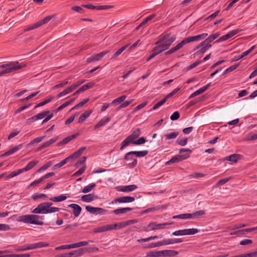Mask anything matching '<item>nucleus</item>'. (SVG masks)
<instances>
[{"instance_id":"obj_13","label":"nucleus","mask_w":257,"mask_h":257,"mask_svg":"<svg viewBox=\"0 0 257 257\" xmlns=\"http://www.w3.org/2000/svg\"><path fill=\"white\" fill-rule=\"evenodd\" d=\"M207 36V33H202L198 35L188 37L187 38L189 43L191 42L198 41L200 40L204 39Z\"/></svg>"},{"instance_id":"obj_31","label":"nucleus","mask_w":257,"mask_h":257,"mask_svg":"<svg viewBox=\"0 0 257 257\" xmlns=\"http://www.w3.org/2000/svg\"><path fill=\"white\" fill-rule=\"evenodd\" d=\"M90 242H93L92 240H88V241H82L80 242H78L77 243H74L72 244V246L73 248H78L81 246H83L87 245Z\"/></svg>"},{"instance_id":"obj_59","label":"nucleus","mask_w":257,"mask_h":257,"mask_svg":"<svg viewBox=\"0 0 257 257\" xmlns=\"http://www.w3.org/2000/svg\"><path fill=\"white\" fill-rule=\"evenodd\" d=\"M35 244L36 248L46 247L49 245V244L46 242H38L35 243Z\"/></svg>"},{"instance_id":"obj_53","label":"nucleus","mask_w":257,"mask_h":257,"mask_svg":"<svg viewBox=\"0 0 257 257\" xmlns=\"http://www.w3.org/2000/svg\"><path fill=\"white\" fill-rule=\"evenodd\" d=\"M52 18V16H49L44 18L43 19L38 21V22L39 23V26H41L47 23Z\"/></svg>"},{"instance_id":"obj_36","label":"nucleus","mask_w":257,"mask_h":257,"mask_svg":"<svg viewBox=\"0 0 257 257\" xmlns=\"http://www.w3.org/2000/svg\"><path fill=\"white\" fill-rule=\"evenodd\" d=\"M189 43L188 41L187 40V38H186L184 39L181 42L179 43L177 45H176L175 47L173 48L175 49V51H177L180 49H181L183 46L186 44Z\"/></svg>"},{"instance_id":"obj_45","label":"nucleus","mask_w":257,"mask_h":257,"mask_svg":"<svg viewBox=\"0 0 257 257\" xmlns=\"http://www.w3.org/2000/svg\"><path fill=\"white\" fill-rule=\"evenodd\" d=\"M126 95H122L119 97H117V98L114 99L112 102L111 104L113 105H115L118 103H120L123 101L124 99L126 98Z\"/></svg>"},{"instance_id":"obj_23","label":"nucleus","mask_w":257,"mask_h":257,"mask_svg":"<svg viewBox=\"0 0 257 257\" xmlns=\"http://www.w3.org/2000/svg\"><path fill=\"white\" fill-rule=\"evenodd\" d=\"M135 199L134 197L132 196H123L119 197L118 203H131L135 201Z\"/></svg>"},{"instance_id":"obj_10","label":"nucleus","mask_w":257,"mask_h":257,"mask_svg":"<svg viewBox=\"0 0 257 257\" xmlns=\"http://www.w3.org/2000/svg\"><path fill=\"white\" fill-rule=\"evenodd\" d=\"M47 208L44 202L39 204L32 211V213L33 214H46L47 211Z\"/></svg>"},{"instance_id":"obj_41","label":"nucleus","mask_w":257,"mask_h":257,"mask_svg":"<svg viewBox=\"0 0 257 257\" xmlns=\"http://www.w3.org/2000/svg\"><path fill=\"white\" fill-rule=\"evenodd\" d=\"M238 159V155L237 154H232L226 157V160L236 163Z\"/></svg>"},{"instance_id":"obj_35","label":"nucleus","mask_w":257,"mask_h":257,"mask_svg":"<svg viewBox=\"0 0 257 257\" xmlns=\"http://www.w3.org/2000/svg\"><path fill=\"white\" fill-rule=\"evenodd\" d=\"M70 160H71L70 159V157H67L64 160H63V161H61L60 163L55 165L53 167V170H56V169H58L59 168H60V167H62L65 164H66L67 162L70 161Z\"/></svg>"},{"instance_id":"obj_6","label":"nucleus","mask_w":257,"mask_h":257,"mask_svg":"<svg viewBox=\"0 0 257 257\" xmlns=\"http://www.w3.org/2000/svg\"><path fill=\"white\" fill-rule=\"evenodd\" d=\"M135 156L132 154V152H127L124 156V159L125 161L129 162L128 165L131 168L135 167L138 161L137 159L134 158Z\"/></svg>"},{"instance_id":"obj_42","label":"nucleus","mask_w":257,"mask_h":257,"mask_svg":"<svg viewBox=\"0 0 257 257\" xmlns=\"http://www.w3.org/2000/svg\"><path fill=\"white\" fill-rule=\"evenodd\" d=\"M205 212L204 210L197 211L193 213H191V218L195 219L199 217V216L205 214Z\"/></svg>"},{"instance_id":"obj_57","label":"nucleus","mask_w":257,"mask_h":257,"mask_svg":"<svg viewBox=\"0 0 257 257\" xmlns=\"http://www.w3.org/2000/svg\"><path fill=\"white\" fill-rule=\"evenodd\" d=\"M73 248L72 244H66V245H62L59 246H57L55 247V250H61V249H68Z\"/></svg>"},{"instance_id":"obj_26","label":"nucleus","mask_w":257,"mask_h":257,"mask_svg":"<svg viewBox=\"0 0 257 257\" xmlns=\"http://www.w3.org/2000/svg\"><path fill=\"white\" fill-rule=\"evenodd\" d=\"M95 199L94 196L92 194L84 195L81 196V200L84 202H90Z\"/></svg>"},{"instance_id":"obj_52","label":"nucleus","mask_w":257,"mask_h":257,"mask_svg":"<svg viewBox=\"0 0 257 257\" xmlns=\"http://www.w3.org/2000/svg\"><path fill=\"white\" fill-rule=\"evenodd\" d=\"M167 101V99L165 97L164 99L161 100L160 101L157 102L152 108V110H155L163 105Z\"/></svg>"},{"instance_id":"obj_27","label":"nucleus","mask_w":257,"mask_h":257,"mask_svg":"<svg viewBox=\"0 0 257 257\" xmlns=\"http://www.w3.org/2000/svg\"><path fill=\"white\" fill-rule=\"evenodd\" d=\"M92 112V111L91 110H89L86 111L83 113L81 114L78 119V122L81 123L83 122L86 118L90 116Z\"/></svg>"},{"instance_id":"obj_60","label":"nucleus","mask_w":257,"mask_h":257,"mask_svg":"<svg viewBox=\"0 0 257 257\" xmlns=\"http://www.w3.org/2000/svg\"><path fill=\"white\" fill-rule=\"evenodd\" d=\"M39 27H40V26L39 25L38 22H37V23L34 24L33 25H32L31 26H30L28 28L25 29H24V31L25 32H27V31H30V30L36 29V28H38Z\"/></svg>"},{"instance_id":"obj_58","label":"nucleus","mask_w":257,"mask_h":257,"mask_svg":"<svg viewBox=\"0 0 257 257\" xmlns=\"http://www.w3.org/2000/svg\"><path fill=\"white\" fill-rule=\"evenodd\" d=\"M97 208L94 207L90 206H86L85 207V209L91 214H95L97 213Z\"/></svg>"},{"instance_id":"obj_48","label":"nucleus","mask_w":257,"mask_h":257,"mask_svg":"<svg viewBox=\"0 0 257 257\" xmlns=\"http://www.w3.org/2000/svg\"><path fill=\"white\" fill-rule=\"evenodd\" d=\"M179 135V133L175 132H172L169 134H165V137L168 140H171L176 138Z\"/></svg>"},{"instance_id":"obj_47","label":"nucleus","mask_w":257,"mask_h":257,"mask_svg":"<svg viewBox=\"0 0 257 257\" xmlns=\"http://www.w3.org/2000/svg\"><path fill=\"white\" fill-rule=\"evenodd\" d=\"M52 162L51 161H49L48 162V163H47L46 164H45V165H44L43 166H42L40 169H39L37 171V173H41L45 170H46V169H47L49 167H50L51 166V165H52Z\"/></svg>"},{"instance_id":"obj_22","label":"nucleus","mask_w":257,"mask_h":257,"mask_svg":"<svg viewBox=\"0 0 257 257\" xmlns=\"http://www.w3.org/2000/svg\"><path fill=\"white\" fill-rule=\"evenodd\" d=\"M86 147H81L68 157H70L71 160L76 159L86 150Z\"/></svg>"},{"instance_id":"obj_51","label":"nucleus","mask_w":257,"mask_h":257,"mask_svg":"<svg viewBox=\"0 0 257 257\" xmlns=\"http://www.w3.org/2000/svg\"><path fill=\"white\" fill-rule=\"evenodd\" d=\"M93 83H89L86 84H85L83 85L82 87L79 88V90L81 92L86 90L88 89L91 88L93 87Z\"/></svg>"},{"instance_id":"obj_64","label":"nucleus","mask_w":257,"mask_h":257,"mask_svg":"<svg viewBox=\"0 0 257 257\" xmlns=\"http://www.w3.org/2000/svg\"><path fill=\"white\" fill-rule=\"evenodd\" d=\"M180 117V114L178 111L174 112L170 116V119L172 121L177 120Z\"/></svg>"},{"instance_id":"obj_2","label":"nucleus","mask_w":257,"mask_h":257,"mask_svg":"<svg viewBox=\"0 0 257 257\" xmlns=\"http://www.w3.org/2000/svg\"><path fill=\"white\" fill-rule=\"evenodd\" d=\"M37 214H38L21 215L18 217L16 220L18 222L24 223L39 225H43L44 222L39 220V219L41 218V217Z\"/></svg>"},{"instance_id":"obj_15","label":"nucleus","mask_w":257,"mask_h":257,"mask_svg":"<svg viewBox=\"0 0 257 257\" xmlns=\"http://www.w3.org/2000/svg\"><path fill=\"white\" fill-rule=\"evenodd\" d=\"M211 85V83H208L204 86L200 88L199 89L194 91L193 93L191 94L190 96V98H192L194 96L198 95L202 93H203Z\"/></svg>"},{"instance_id":"obj_21","label":"nucleus","mask_w":257,"mask_h":257,"mask_svg":"<svg viewBox=\"0 0 257 257\" xmlns=\"http://www.w3.org/2000/svg\"><path fill=\"white\" fill-rule=\"evenodd\" d=\"M163 240L165 245L178 243L183 242V240L181 238H170L164 239Z\"/></svg>"},{"instance_id":"obj_62","label":"nucleus","mask_w":257,"mask_h":257,"mask_svg":"<svg viewBox=\"0 0 257 257\" xmlns=\"http://www.w3.org/2000/svg\"><path fill=\"white\" fill-rule=\"evenodd\" d=\"M69 83V82H68V81L67 80H64L63 81H62L61 82H60V83L55 85L53 87V88L54 89H56V88H59V87H63L64 86H65L66 85H67V84H68Z\"/></svg>"},{"instance_id":"obj_9","label":"nucleus","mask_w":257,"mask_h":257,"mask_svg":"<svg viewBox=\"0 0 257 257\" xmlns=\"http://www.w3.org/2000/svg\"><path fill=\"white\" fill-rule=\"evenodd\" d=\"M169 223H160L157 224L155 222H152L150 223L148 226V228H150L149 229H145V231L148 230H160L162 229L165 228V226L168 225H169Z\"/></svg>"},{"instance_id":"obj_3","label":"nucleus","mask_w":257,"mask_h":257,"mask_svg":"<svg viewBox=\"0 0 257 257\" xmlns=\"http://www.w3.org/2000/svg\"><path fill=\"white\" fill-rule=\"evenodd\" d=\"M26 66L24 63L19 64L18 61L10 62L0 65V69H3L0 71V76L7 73H10L20 69Z\"/></svg>"},{"instance_id":"obj_11","label":"nucleus","mask_w":257,"mask_h":257,"mask_svg":"<svg viewBox=\"0 0 257 257\" xmlns=\"http://www.w3.org/2000/svg\"><path fill=\"white\" fill-rule=\"evenodd\" d=\"M48 112H49V111H43L42 112H40V113L28 118L26 122L27 123H30L32 122L35 121L36 120L41 119L44 118L46 116V114Z\"/></svg>"},{"instance_id":"obj_4","label":"nucleus","mask_w":257,"mask_h":257,"mask_svg":"<svg viewBox=\"0 0 257 257\" xmlns=\"http://www.w3.org/2000/svg\"><path fill=\"white\" fill-rule=\"evenodd\" d=\"M187 152L188 153H191L192 151L189 149H181L179 151L180 155L179 156H174L169 161L166 163V165H169L172 163H175L179 162L183 160L186 159L189 157L188 154L183 155V153Z\"/></svg>"},{"instance_id":"obj_18","label":"nucleus","mask_w":257,"mask_h":257,"mask_svg":"<svg viewBox=\"0 0 257 257\" xmlns=\"http://www.w3.org/2000/svg\"><path fill=\"white\" fill-rule=\"evenodd\" d=\"M22 147H23L22 144H19V145L14 147V148H13L9 151L6 152L4 154H2L1 155V157H6V156H9L10 155H12L13 153H14L16 152L17 151H18V150H19L20 149H21L22 148Z\"/></svg>"},{"instance_id":"obj_33","label":"nucleus","mask_w":257,"mask_h":257,"mask_svg":"<svg viewBox=\"0 0 257 257\" xmlns=\"http://www.w3.org/2000/svg\"><path fill=\"white\" fill-rule=\"evenodd\" d=\"M191 213H184L177 215H174L172 217L173 219H188L191 218Z\"/></svg>"},{"instance_id":"obj_37","label":"nucleus","mask_w":257,"mask_h":257,"mask_svg":"<svg viewBox=\"0 0 257 257\" xmlns=\"http://www.w3.org/2000/svg\"><path fill=\"white\" fill-rule=\"evenodd\" d=\"M45 138H46V136H41V137L36 138L33 139V140H32L28 144V146H31L35 144H38V143H40L41 142H42Z\"/></svg>"},{"instance_id":"obj_34","label":"nucleus","mask_w":257,"mask_h":257,"mask_svg":"<svg viewBox=\"0 0 257 257\" xmlns=\"http://www.w3.org/2000/svg\"><path fill=\"white\" fill-rule=\"evenodd\" d=\"M132 154H134L135 157L137 158H142L146 156L148 151L147 150L141 151H132Z\"/></svg>"},{"instance_id":"obj_16","label":"nucleus","mask_w":257,"mask_h":257,"mask_svg":"<svg viewBox=\"0 0 257 257\" xmlns=\"http://www.w3.org/2000/svg\"><path fill=\"white\" fill-rule=\"evenodd\" d=\"M68 206L73 209V214L75 217H78L80 215L82 209L79 205L77 204H71L68 205Z\"/></svg>"},{"instance_id":"obj_54","label":"nucleus","mask_w":257,"mask_h":257,"mask_svg":"<svg viewBox=\"0 0 257 257\" xmlns=\"http://www.w3.org/2000/svg\"><path fill=\"white\" fill-rule=\"evenodd\" d=\"M146 142V140L145 138L141 137L138 139L137 140L133 142V144L135 145H140L144 144Z\"/></svg>"},{"instance_id":"obj_38","label":"nucleus","mask_w":257,"mask_h":257,"mask_svg":"<svg viewBox=\"0 0 257 257\" xmlns=\"http://www.w3.org/2000/svg\"><path fill=\"white\" fill-rule=\"evenodd\" d=\"M128 46V45H126L123 47H122L121 48H120V49H119L111 57V59H113L114 58H115L116 57H118V56H119L121 53L122 52L124 51Z\"/></svg>"},{"instance_id":"obj_44","label":"nucleus","mask_w":257,"mask_h":257,"mask_svg":"<svg viewBox=\"0 0 257 257\" xmlns=\"http://www.w3.org/2000/svg\"><path fill=\"white\" fill-rule=\"evenodd\" d=\"M157 46H156L153 50V52L157 56L160 53L165 51V50L162 48V47L159 44H156Z\"/></svg>"},{"instance_id":"obj_25","label":"nucleus","mask_w":257,"mask_h":257,"mask_svg":"<svg viewBox=\"0 0 257 257\" xmlns=\"http://www.w3.org/2000/svg\"><path fill=\"white\" fill-rule=\"evenodd\" d=\"M132 208L130 207H124L116 209L112 211V212L116 215L125 214L126 212L131 211Z\"/></svg>"},{"instance_id":"obj_12","label":"nucleus","mask_w":257,"mask_h":257,"mask_svg":"<svg viewBox=\"0 0 257 257\" xmlns=\"http://www.w3.org/2000/svg\"><path fill=\"white\" fill-rule=\"evenodd\" d=\"M137 186L134 184L129 185L126 186H122L117 187L116 189L118 191H121L123 192H130L134 191L137 188Z\"/></svg>"},{"instance_id":"obj_7","label":"nucleus","mask_w":257,"mask_h":257,"mask_svg":"<svg viewBox=\"0 0 257 257\" xmlns=\"http://www.w3.org/2000/svg\"><path fill=\"white\" fill-rule=\"evenodd\" d=\"M108 51H105L101 52L100 53L94 55H92L91 56L88 57L86 59L87 63H90L93 62L99 61L104 56H105L107 53Z\"/></svg>"},{"instance_id":"obj_29","label":"nucleus","mask_w":257,"mask_h":257,"mask_svg":"<svg viewBox=\"0 0 257 257\" xmlns=\"http://www.w3.org/2000/svg\"><path fill=\"white\" fill-rule=\"evenodd\" d=\"M140 135H141L140 129L137 128L128 137L133 142V141H135L136 140V139H137Z\"/></svg>"},{"instance_id":"obj_30","label":"nucleus","mask_w":257,"mask_h":257,"mask_svg":"<svg viewBox=\"0 0 257 257\" xmlns=\"http://www.w3.org/2000/svg\"><path fill=\"white\" fill-rule=\"evenodd\" d=\"M38 161H32L29 162L25 167L22 168L23 172L30 170L34 168L38 163Z\"/></svg>"},{"instance_id":"obj_20","label":"nucleus","mask_w":257,"mask_h":257,"mask_svg":"<svg viewBox=\"0 0 257 257\" xmlns=\"http://www.w3.org/2000/svg\"><path fill=\"white\" fill-rule=\"evenodd\" d=\"M110 120L109 117H105L100 119L94 126V130H97L99 127L105 125Z\"/></svg>"},{"instance_id":"obj_24","label":"nucleus","mask_w":257,"mask_h":257,"mask_svg":"<svg viewBox=\"0 0 257 257\" xmlns=\"http://www.w3.org/2000/svg\"><path fill=\"white\" fill-rule=\"evenodd\" d=\"M84 253L83 248H80L69 253L70 257H79Z\"/></svg>"},{"instance_id":"obj_39","label":"nucleus","mask_w":257,"mask_h":257,"mask_svg":"<svg viewBox=\"0 0 257 257\" xmlns=\"http://www.w3.org/2000/svg\"><path fill=\"white\" fill-rule=\"evenodd\" d=\"M95 186V184L91 183L87 186H85L82 190V192L83 193H87L90 192L92 189Z\"/></svg>"},{"instance_id":"obj_14","label":"nucleus","mask_w":257,"mask_h":257,"mask_svg":"<svg viewBox=\"0 0 257 257\" xmlns=\"http://www.w3.org/2000/svg\"><path fill=\"white\" fill-rule=\"evenodd\" d=\"M58 140V137H54L49 140L45 142L38 149V151H40L46 148H48L52 144L54 143Z\"/></svg>"},{"instance_id":"obj_46","label":"nucleus","mask_w":257,"mask_h":257,"mask_svg":"<svg viewBox=\"0 0 257 257\" xmlns=\"http://www.w3.org/2000/svg\"><path fill=\"white\" fill-rule=\"evenodd\" d=\"M256 230H257V226L255 227H252V228L241 229L239 231L232 233L231 234H237V233H239V232H242V233H244V232H251L252 231Z\"/></svg>"},{"instance_id":"obj_40","label":"nucleus","mask_w":257,"mask_h":257,"mask_svg":"<svg viewBox=\"0 0 257 257\" xmlns=\"http://www.w3.org/2000/svg\"><path fill=\"white\" fill-rule=\"evenodd\" d=\"M23 173V171L22 170V169H18V170H15L14 171L11 172L7 177V179H9L10 178H13L19 174H20L21 173Z\"/></svg>"},{"instance_id":"obj_49","label":"nucleus","mask_w":257,"mask_h":257,"mask_svg":"<svg viewBox=\"0 0 257 257\" xmlns=\"http://www.w3.org/2000/svg\"><path fill=\"white\" fill-rule=\"evenodd\" d=\"M236 257H257V251L246 254L237 255Z\"/></svg>"},{"instance_id":"obj_50","label":"nucleus","mask_w":257,"mask_h":257,"mask_svg":"<svg viewBox=\"0 0 257 257\" xmlns=\"http://www.w3.org/2000/svg\"><path fill=\"white\" fill-rule=\"evenodd\" d=\"M53 99V97H50V98L40 102L39 103L37 104L35 106V108H37L42 106H43L45 105L46 104L50 102L51 101H52Z\"/></svg>"},{"instance_id":"obj_5","label":"nucleus","mask_w":257,"mask_h":257,"mask_svg":"<svg viewBox=\"0 0 257 257\" xmlns=\"http://www.w3.org/2000/svg\"><path fill=\"white\" fill-rule=\"evenodd\" d=\"M198 232L196 228H189L175 231L172 233L174 236L193 235Z\"/></svg>"},{"instance_id":"obj_43","label":"nucleus","mask_w":257,"mask_h":257,"mask_svg":"<svg viewBox=\"0 0 257 257\" xmlns=\"http://www.w3.org/2000/svg\"><path fill=\"white\" fill-rule=\"evenodd\" d=\"M147 256L149 257H160L161 256V250L151 251L147 253Z\"/></svg>"},{"instance_id":"obj_32","label":"nucleus","mask_w":257,"mask_h":257,"mask_svg":"<svg viewBox=\"0 0 257 257\" xmlns=\"http://www.w3.org/2000/svg\"><path fill=\"white\" fill-rule=\"evenodd\" d=\"M130 143L133 144V141L128 137L125 139L121 143L120 150H123L125 147L128 146Z\"/></svg>"},{"instance_id":"obj_8","label":"nucleus","mask_w":257,"mask_h":257,"mask_svg":"<svg viewBox=\"0 0 257 257\" xmlns=\"http://www.w3.org/2000/svg\"><path fill=\"white\" fill-rule=\"evenodd\" d=\"M155 44H159L165 51L168 49L171 44L168 41V35L161 38L155 43Z\"/></svg>"},{"instance_id":"obj_17","label":"nucleus","mask_w":257,"mask_h":257,"mask_svg":"<svg viewBox=\"0 0 257 257\" xmlns=\"http://www.w3.org/2000/svg\"><path fill=\"white\" fill-rule=\"evenodd\" d=\"M178 252L173 250H161V256L170 257L174 256L178 254Z\"/></svg>"},{"instance_id":"obj_19","label":"nucleus","mask_w":257,"mask_h":257,"mask_svg":"<svg viewBox=\"0 0 257 257\" xmlns=\"http://www.w3.org/2000/svg\"><path fill=\"white\" fill-rule=\"evenodd\" d=\"M78 134H76L66 137L65 138L63 139L62 141H61L58 144V146H60L63 145L67 144L70 141L75 139L77 136H78Z\"/></svg>"},{"instance_id":"obj_63","label":"nucleus","mask_w":257,"mask_h":257,"mask_svg":"<svg viewBox=\"0 0 257 257\" xmlns=\"http://www.w3.org/2000/svg\"><path fill=\"white\" fill-rule=\"evenodd\" d=\"M105 231H106L105 225L95 228L93 229V232L94 233H100V232H103Z\"/></svg>"},{"instance_id":"obj_28","label":"nucleus","mask_w":257,"mask_h":257,"mask_svg":"<svg viewBox=\"0 0 257 257\" xmlns=\"http://www.w3.org/2000/svg\"><path fill=\"white\" fill-rule=\"evenodd\" d=\"M67 197L64 194H61L58 196L51 197L49 200L54 202H58L65 200Z\"/></svg>"},{"instance_id":"obj_1","label":"nucleus","mask_w":257,"mask_h":257,"mask_svg":"<svg viewBox=\"0 0 257 257\" xmlns=\"http://www.w3.org/2000/svg\"><path fill=\"white\" fill-rule=\"evenodd\" d=\"M219 35L220 34L219 33H215L210 35L204 41L201 42L194 48V51L197 50H198L195 53H194L193 54L194 56L195 57L204 54L211 47L210 43L215 39H216Z\"/></svg>"},{"instance_id":"obj_56","label":"nucleus","mask_w":257,"mask_h":257,"mask_svg":"<svg viewBox=\"0 0 257 257\" xmlns=\"http://www.w3.org/2000/svg\"><path fill=\"white\" fill-rule=\"evenodd\" d=\"M74 99L72 98L69 101H66L65 102L63 103L62 105H61L60 106H59L57 108V110H61L62 109L64 108L65 107H66L67 106L69 105L72 102H73L74 101Z\"/></svg>"},{"instance_id":"obj_55","label":"nucleus","mask_w":257,"mask_h":257,"mask_svg":"<svg viewBox=\"0 0 257 257\" xmlns=\"http://www.w3.org/2000/svg\"><path fill=\"white\" fill-rule=\"evenodd\" d=\"M84 253L85 252H94L98 251V248L96 247H89L83 248Z\"/></svg>"},{"instance_id":"obj_61","label":"nucleus","mask_w":257,"mask_h":257,"mask_svg":"<svg viewBox=\"0 0 257 257\" xmlns=\"http://www.w3.org/2000/svg\"><path fill=\"white\" fill-rule=\"evenodd\" d=\"M165 245L164 244V240H162L160 241H158L156 243H154L151 244L150 246H148L149 248H154L158 246H163Z\"/></svg>"}]
</instances>
